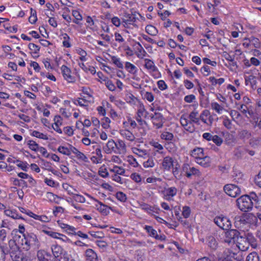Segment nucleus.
<instances>
[{
	"label": "nucleus",
	"mask_w": 261,
	"mask_h": 261,
	"mask_svg": "<svg viewBox=\"0 0 261 261\" xmlns=\"http://www.w3.org/2000/svg\"><path fill=\"white\" fill-rule=\"evenodd\" d=\"M51 250L53 256L50 253L46 251L38 253V258L39 261H58L57 258L62 253V248L58 245H53Z\"/></svg>",
	"instance_id": "obj_1"
},
{
	"label": "nucleus",
	"mask_w": 261,
	"mask_h": 261,
	"mask_svg": "<svg viewBox=\"0 0 261 261\" xmlns=\"http://www.w3.org/2000/svg\"><path fill=\"white\" fill-rule=\"evenodd\" d=\"M252 196L250 192L249 195H243L237 199V205L241 211L248 212L252 210L254 204Z\"/></svg>",
	"instance_id": "obj_2"
},
{
	"label": "nucleus",
	"mask_w": 261,
	"mask_h": 261,
	"mask_svg": "<svg viewBox=\"0 0 261 261\" xmlns=\"http://www.w3.org/2000/svg\"><path fill=\"white\" fill-rule=\"evenodd\" d=\"M17 229H15L12 230L11 234L13 236V240H10L9 241V245L10 249L11 250V252L14 253L15 252L18 251V245L17 244V242L18 245H21L24 246V242H22L21 240L23 238V234L17 233Z\"/></svg>",
	"instance_id": "obj_3"
},
{
	"label": "nucleus",
	"mask_w": 261,
	"mask_h": 261,
	"mask_svg": "<svg viewBox=\"0 0 261 261\" xmlns=\"http://www.w3.org/2000/svg\"><path fill=\"white\" fill-rule=\"evenodd\" d=\"M23 238L21 240L22 242H24L23 248L26 250H28L31 247L39 246V241L37 236L34 233H27L26 234H23Z\"/></svg>",
	"instance_id": "obj_4"
},
{
	"label": "nucleus",
	"mask_w": 261,
	"mask_h": 261,
	"mask_svg": "<svg viewBox=\"0 0 261 261\" xmlns=\"http://www.w3.org/2000/svg\"><path fill=\"white\" fill-rule=\"evenodd\" d=\"M144 67L151 76L155 79H158L161 77V73L153 61L149 59L146 58L144 59Z\"/></svg>",
	"instance_id": "obj_5"
},
{
	"label": "nucleus",
	"mask_w": 261,
	"mask_h": 261,
	"mask_svg": "<svg viewBox=\"0 0 261 261\" xmlns=\"http://www.w3.org/2000/svg\"><path fill=\"white\" fill-rule=\"evenodd\" d=\"M238 222L243 224L248 223L254 225H257V224L255 215L252 213L246 214L242 217H236L234 222L236 226L238 225Z\"/></svg>",
	"instance_id": "obj_6"
},
{
	"label": "nucleus",
	"mask_w": 261,
	"mask_h": 261,
	"mask_svg": "<svg viewBox=\"0 0 261 261\" xmlns=\"http://www.w3.org/2000/svg\"><path fill=\"white\" fill-rule=\"evenodd\" d=\"M214 221L218 226L223 230L229 229L231 226L230 220L225 216H217L215 218Z\"/></svg>",
	"instance_id": "obj_7"
},
{
	"label": "nucleus",
	"mask_w": 261,
	"mask_h": 261,
	"mask_svg": "<svg viewBox=\"0 0 261 261\" xmlns=\"http://www.w3.org/2000/svg\"><path fill=\"white\" fill-rule=\"evenodd\" d=\"M223 189L226 194L232 197H236L241 193L240 188L234 184L226 185Z\"/></svg>",
	"instance_id": "obj_8"
},
{
	"label": "nucleus",
	"mask_w": 261,
	"mask_h": 261,
	"mask_svg": "<svg viewBox=\"0 0 261 261\" xmlns=\"http://www.w3.org/2000/svg\"><path fill=\"white\" fill-rule=\"evenodd\" d=\"M190 108H192L193 111L190 113L189 118L191 123L199 124V111L197 110L198 104L197 102L189 106Z\"/></svg>",
	"instance_id": "obj_9"
},
{
	"label": "nucleus",
	"mask_w": 261,
	"mask_h": 261,
	"mask_svg": "<svg viewBox=\"0 0 261 261\" xmlns=\"http://www.w3.org/2000/svg\"><path fill=\"white\" fill-rule=\"evenodd\" d=\"M240 232L237 229H228L225 232L224 242L228 244H232L234 243L236 238L238 239Z\"/></svg>",
	"instance_id": "obj_10"
},
{
	"label": "nucleus",
	"mask_w": 261,
	"mask_h": 261,
	"mask_svg": "<svg viewBox=\"0 0 261 261\" xmlns=\"http://www.w3.org/2000/svg\"><path fill=\"white\" fill-rule=\"evenodd\" d=\"M61 71L64 79L69 83H73L75 82V77L72 75L71 69L66 65L61 67Z\"/></svg>",
	"instance_id": "obj_11"
},
{
	"label": "nucleus",
	"mask_w": 261,
	"mask_h": 261,
	"mask_svg": "<svg viewBox=\"0 0 261 261\" xmlns=\"http://www.w3.org/2000/svg\"><path fill=\"white\" fill-rule=\"evenodd\" d=\"M200 120L207 125L211 126L213 122L214 118L211 115L209 110L205 109L202 111L200 114L199 116V120Z\"/></svg>",
	"instance_id": "obj_12"
},
{
	"label": "nucleus",
	"mask_w": 261,
	"mask_h": 261,
	"mask_svg": "<svg viewBox=\"0 0 261 261\" xmlns=\"http://www.w3.org/2000/svg\"><path fill=\"white\" fill-rule=\"evenodd\" d=\"M188 118L187 115H182L180 118V122L185 130L192 133L195 129L194 126Z\"/></svg>",
	"instance_id": "obj_13"
},
{
	"label": "nucleus",
	"mask_w": 261,
	"mask_h": 261,
	"mask_svg": "<svg viewBox=\"0 0 261 261\" xmlns=\"http://www.w3.org/2000/svg\"><path fill=\"white\" fill-rule=\"evenodd\" d=\"M152 122L156 128H161L164 123V118L162 114L159 112H155L151 116Z\"/></svg>",
	"instance_id": "obj_14"
},
{
	"label": "nucleus",
	"mask_w": 261,
	"mask_h": 261,
	"mask_svg": "<svg viewBox=\"0 0 261 261\" xmlns=\"http://www.w3.org/2000/svg\"><path fill=\"white\" fill-rule=\"evenodd\" d=\"M132 152L140 158L147 159L149 157L150 152L149 150L142 148L140 145L137 147H134L131 148Z\"/></svg>",
	"instance_id": "obj_15"
},
{
	"label": "nucleus",
	"mask_w": 261,
	"mask_h": 261,
	"mask_svg": "<svg viewBox=\"0 0 261 261\" xmlns=\"http://www.w3.org/2000/svg\"><path fill=\"white\" fill-rule=\"evenodd\" d=\"M116 146V142L113 139H111L108 141L103 149L105 152L107 154H110L112 152L116 153V152L118 151L117 150Z\"/></svg>",
	"instance_id": "obj_16"
},
{
	"label": "nucleus",
	"mask_w": 261,
	"mask_h": 261,
	"mask_svg": "<svg viewBox=\"0 0 261 261\" xmlns=\"http://www.w3.org/2000/svg\"><path fill=\"white\" fill-rule=\"evenodd\" d=\"M237 246L241 251H246L248 250L249 247V245L244 235L239 236L237 239Z\"/></svg>",
	"instance_id": "obj_17"
},
{
	"label": "nucleus",
	"mask_w": 261,
	"mask_h": 261,
	"mask_svg": "<svg viewBox=\"0 0 261 261\" xmlns=\"http://www.w3.org/2000/svg\"><path fill=\"white\" fill-rule=\"evenodd\" d=\"M125 100L130 106H136L137 103H139L141 101L130 92H127L125 95Z\"/></svg>",
	"instance_id": "obj_18"
},
{
	"label": "nucleus",
	"mask_w": 261,
	"mask_h": 261,
	"mask_svg": "<svg viewBox=\"0 0 261 261\" xmlns=\"http://www.w3.org/2000/svg\"><path fill=\"white\" fill-rule=\"evenodd\" d=\"M54 123L52 124V127L54 130L59 134H62V130L60 126L63 124V119L59 115H57L54 119Z\"/></svg>",
	"instance_id": "obj_19"
},
{
	"label": "nucleus",
	"mask_w": 261,
	"mask_h": 261,
	"mask_svg": "<svg viewBox=\"0 0 261 261\" xmlns=\"http://www.w3.org/2000/svg\"><path fill=\"white\" fill-rule=\"evenodd\" d=\"M135 46V54L140 59H143L147 55L146 51L139 42H136L134 45Z\"/></svg>",
	"instance_id": "obj_20"
},
{
	"label": "nucleus",
	"mask_w": 261,
	"mask_h": 261,
	"mask_svg": "<svg viewBox=\"0 0 261 261\" xmlns=\"http://www.w3.org/2000/svg\"><path fill=\"white\" fill-rule=\"evenodd\" d=\"M120 134L123 139L130 142H133L136 139L134 135L130 131L127 129L120 130Z\"/></svg>",
	"instance_id": "obj_21"
},
{
	"label": "nucleus",
	"mask_w": 261,
	"mask_h": 261,
	"mask_svg": "<svg viewBox=\"0 0 261 261\" xmlns=\"http://www.w3.org/2000/svg\"><path fill=\"white\" fill-rule=\"evenodd\" d=\"M135 21V17L132 15L128 14L125 16L124 18L122 19V24L124 27L128 28L130 25H134Z\"/></svg>",
	"instance_id": "obj_22"
},
{
	"label": "nucleus",
	"mask_w": 261,
	"mask_h": 261,
	"mask_svg": "<svg viewBox=\"0 0 261 261\" xmlns=\"http://www.w3.org/2000/svg\"><path fill=\"white\" fill-rule=\"evenodd\" d=\"M245 85L246 86L250 85L253 90H255L257 88V81L256 77L253 75H250L245 77Z\"/></svg>",
	"instance_id": "obj_23"
},
{
	"label": "nucleus",
	"mask_w": 261,
	"mask_h": 261,
	"mask_svg": "<svg viewBox=\"0 0 261 261\" xmlns=\"http://www.w3.org/2000/svg\"><path fill=\"white\" fill-rule=\"evenodd\" d=\"M93 101V100L84 97L75 99L73 100V102L74 104L76 106H79L80 107L86 108L88 106L89 103L92 102Z\"/></svg>",
	"instance_id": "obj_24"
},
{
	"label": "nucleus",
	"mask_w": 261,
	"mask_h": 261,
	"mask_svg": "<svg viewBox=\"0 0 261 261\" xmlns=\"http://www.w3.org/2000/svg\"><path fill=\"white\" fill-rule=\"evenodd\" d=\"M142 98L144 100H146L149 102H152L154 100V96L152 93L146 91L144 89H142L140 92Z\"/></svg>",
	"instance_id": "obj_25"
},
{
	"label": "nucleus",
	"mask_w": 261,
	"mask_h": 261,
	"mask_svg": "<svg viewBox=\"0 0 261 261\" xmlns=\"http://www.w3.org/2000/svg\"><path fill=\"white\" fill-rule=\"evenodd\" d=\"M128 33L127 31H124L121 33L115 32L114 37L115 41L120 44H125V34Z\"/></svg>",
	"instance_id": "obj_26"
},
{
	"label": "nucleus",
	"mask_w": 261,
	"mask_h": 261,
	"mask_svg": "<svg viewBox=\"0 0 261 261\" xmlns=\"http://www.w3.org/2000/svg\"><path fill=\"white\" fill-rule=\"evenodd\" d=\"M85 255L87 261H98L97 254L92 249H87Z\"/></svg>",
	"instance_id": "obj_27"
},
{
	"label": "nucleus",
	"mask_w": 261,
	"mask_h": 261,
	"mask_svg": "<svg viewBox=\"0 0 261 261\" xmlns=\"http://www.w3.org/2000/svg\"><path fill=\"white\" fill-rule=\"evenodd\" d=\"M173 159L169 156H166L163 159L162 162L163 168L167 170H169L173 166Z\"/></svg>",
	"instance_id": "obj_28"
},
{
	"label": "nucleus",
	"mask_w": 261,
	"mask_h": 261,
	"mask_svg": "<svg viewBox=\"0 0 261 261\" xmlns=\"http://www.w3.org/2000/svg\"><path fill=\"white\" fill-rule=\"evenodd\" d=\"M195 162L203 167H208L211 165V159L207 155H204L200 159L196 160Z\"/></svg>",
	"instance_id": "obj_29"
},
{
	"label": "nucleus",
	"mask_w": 261,
	"mask_h": 261,
	"mask_svg": "<svg viewBox=\"0 0 261 261\" xmlns=\"http://www.w3.org/2000/svg\"><path fill=\"white\" fill-rule=\"evenodd\" d=\"M244 236L249 246L250 245L253 248H255L257 247V240L252 233H247V234H244Z\"/></svg>",
	"instance_id": "obj_30"
},
{
	"label": "nucleus",
	"mask_w": 261,
	"mask_h": 261,
	"mask_svg": "<svg viewBox=\"0 0 261 261\" xmlns=\"http://www.w3.org/2000/svg\"><path fill=\"white\" fill-rule=\"evenodd\" d=\"M191 155L195 159V161L205 155L203 153V149L199 147H197L193 149L191 151Z\"/></svg>",
	"instance_id": "obj_31"
},
{
	"label": "nucleus",
	"mask_w": 261,
	"mask_h": 261,
	"mask_svg": "<svg viewBox=\"0 0 261 261\" xmlns=\"http://www.w3.org/2000/svg\"><path fill=\"white\" fill-rule=\"evenodd\" d=\"M125 69L130 74H136L138 72V68L129 62L125 63Z\"/></svg>",
	"instance_id": "obj_32"
},
{
	"label": "nucleus",
	"mask_w": 261,
	"mask_h": 261,
	"mask_svg": "<svg viewBox=\"0 0 261 261\" xmlns=\"http://www.w3.org/2000/svg\"><path fill=\"white\" fill-rule=\"evenodd\" d=\"M116 144V149L118 152H116V154H121V153L125 152L126 149V145L125 142L122 140H118Z\"/></svg>",
	"instance_id": "obj_33"
},
{
	"label": "nucleus",
	"mask_w": 261,
	"mask_h": 261,
	"mask_svg": "<svg viewBox=\"0 0 261 261\" xmlns=\"http://www.w3.org/2000/svg\"><path fill=\"white\" fill-rule=\"evenodd\" d=\"M211 109L215 111L218 114H221L225 110L224 106L219 104L215 101H212L211 103Z\"/></svg>",
	"instance_id": "obj_34"
},
{
	"label": "nucleus",
	"mask_w": 261,
	"mask_h": 261,
	"mask_svg": "<svg viewBox=\"0 0 261 261\" xmlns=\"http://www.w3.org/2000/svg\"><path fill=\"white\" fill-rule=\"evenodd\" d=\"M99 205H96L97 210L105 216H107L109 214V210L110 208L107 205L103 204L101 202L98 201L97 202Z\"/></svg>",
	"instance_id": "obj_35"
},
{
	"label": "nucleus",
	"mask_w": 261,
	"mask_h": 261,
	"mask_svg": "<svg viewBox=\"0 0 261 261\" xmlns=\"http://www.w3.org/2000/svg\"><path fill=\"white\" fill-rule=\"evenodd\" d=\"M189 170L186 172V176L188 178H191L192 176H195V177H199L200 175L199 170L194 167H189Z\"/></svg>",
	"instance_id": "obj_36"
},
{
	"label": "nucleus",
	"mask_w": 261,
	"mask_h": 261,
	"mask_svg": "<svg viewBox=\"0 0 261 261\" xmlns=\"http://www.w3.org/2000/svg\"><path fill=\"white\" fill-rule=\"evenodd\" d=\"M252 196L255 207L261 210V193L257 195L255 192H252Z\"/></svg>",
	"instance_id": "obj_37"
},
{
	"label": "nucleus",
	"mask_w": 261,
	"mask_h": 261,
	"mask_svg": "<svg viewBox=\"0 0 261 261\" xmlns=\"http://www.w3.org/2000/svg\"><path fill=\"white\" fill-rule=\"evenodd\" d=\"M80 91H82L83 93L86 95L84 97L85 98H88L93 100V98L92 97V93L91 89L86 86H83L81 87Z\"/></svg>",
	"instance_id": "obj_38"
},
{
	"label": "nucleus",
	"mask_w": 261,
	"mask_h": 261,
	"mask_svg": "<svg viewBox=\"0 0 261 261\" xmlns=\"http://www.w3.org/2000/svg\"><path fill=\"white\" fill-rule=\"evenodd\" d=\"M208 246L213 250H216L218 247V243L213 236H209L207 238Z\"/></svg>",
	"instance_id": "obj_39"
},
{
	"label": "nucleus",
	"mask_w": 261,
	"mask_h": 261,
	"mask_svg": "<svg viewBox=\"0 0 261 261\" xmlns=\"http://www.w3.org/2000/svg\"><path fill=\"white\" fill-rule=\"evenodd\" d=\"M5 214L9 216L10 217L13 219H23L24 218L22 217L21 216L19 215L17 213L16 211L15 210H7L5 211Z\"/></svg>",
	"instance_id": "obj_40"
},
{
	"label": "nucleus",
	"mask_w": 261,
	"mask_h": 261,
	"mask_svg": "<svg viewBox=\"0 0 261 261\" xmlns=\"http://www.w3.org/2000/svg\"><path fill=\"white\" fill-rule=\"evenodd\" d=\"M62 186L64 189L66 190L69 195L73 196L75 193H77V191L75 188L68 184L64 183Z\"/></svg>",
	"instance_id": "obj_41"
},
{
	"label": "nucleus",
	"mask_w": 261,
	"mask_h": 261,
	"mask_svg": "<svg viewBox=\"0 0 261 261\" xmlns=\"http://www.w3.org/2000/svg\"><path fill=\"white\" fill-rule=\"evenodd\" d=\"M164 196L165 197H173L177 193V189L174 187H171L165 189L164 191Z\"/></svg>",
	"instance_id": "obj_42"
},
{
	"label": "nucleus",
	"mask_w": 261,
	"mask_h": 261,
	"mask_svg": "<svg viewBox=\"0 0 261 261\" xmlns=\"http://www.w3.org/2000/svg\"><path fill=\"white\" fill-rule=\"evenodd\" d=\"M31 135L33 137L44 140H47L48 139V136L47 134L42 133L37 130H33L31 134Z\"/></svg>",
	"instance_id": "obj_43"
},
{
	"label": "nucleus",
	"mask_w": 261,
	"mask_h": 261,
	"mask_svg": "<svg viewBox=\"0 0 261 261\" xmlns=\"http://www.w3.org/2000/svg\"><path fill=\"white\" fill-rule=\"evenodd\" d=\"M73 16L74 17L73 22L76 24H79L80 22L82 20L83 17L80 12L77 10H74L72 12Z\"/></svg>",
	"instance_id": "obj_44"
},
{
	"label": "nucleus",
	"mask_w": 261,
	"mask_h": 261,
	"mask_svg": "<svg viewBox=\"0 0 261 261\" xmlns=\"http://www.w3.org/2000/svg\"><path fill=\"white\" fill-rule=\"evenodd\" d=\"M238 135L240 138L247 140L251 137V133L246 129H243L239 132Z\"/></svg>",
	"instance_id": "obj_45"
},
{
	"label": "nucleus",
	"mask_w": 261,
	"mask_h": 261,
	"mask_svg": "<svg viewBox=\"0 0 261 261\" xmlns=\"http://www.w3.org/2000/svg\"><path fill=\"white\" fill-rule=\"evenodd\" d=\"M111 61L118 68L122 69L123 65L120 58L117 56H112L111 57Z\"/></svg>",
	"instance_id": "obj_46"
},
{
	"label": "nucleus",
	"mask_w": 261,
	"mask_h": 261,
	"mask_svg": "<svg viewBox=\"0 0 261 261\" xmlns=\"http://www.w3.org/2000/svg\"><path fill=\"white\" fill-rule=\"evenodd\" d=\"M147 161H144L143 163V166L144 168H152L154 166L155 163L154 162L153 158L149 155V157L147 158Z\"/></svg>",
	"instance_id": "obj_47"
},
{
	"label": "nucleus",
	"mask_w": 261,
	"mask_h": 261,
	"mask_svg": "<svg viewBox=\"0 0 261 261\" xmlns=\"http://www.w3.org/2000/svg\"><path fill=\"white\" fill-rule=\"evenodd\" d=\"M42 231L45 234L55 239H61V238L59 237L60 236H64L65 237V236L62 234L56 232H53L51 230H43Z\"/></svg>",
	"instance_id": "obj_48"
},
{
	"label": "nucleus",
	"mask_w": 261,
	"mask_h": 261,
	"mask_svg": "<svg viewBox=\"0 0 261 261\" xmlns=\"http://www.w3.org/2000/svg\"><path fill=\"white\" fill-rule=\"evenodd\" d=\"M146 32L149 35L155 36L158 33V30L155 27L152 25H148L145 28Z\"/></svg>",
	"instance_id": "obj_49"
},
{
	"label": "nucleus",
	"mask_w": 261,
	"mask_h": 261,
	"mask_svg": "<svg viewBox=\"0 0 261 261\" xmlns=\"http://www.w3.org/2000/svg\"><path fill=\"white\" fill-rule=\"evenodd\" d=\"M111 122V120L109 117H103L101 120L102 127L106 129L109 128L110 127Z\"/></svg>",
	"instance_id": "obj_50"
},
{
	"label": "nucleus",
	"mask_w": 261,
	"mask_h": 261,
	"mask_svg": "<svg viewBox=\"0 0 261 261\" xmlns=\"http://www.w3.org/2000/svg\"><path fill=\"white\" fill-rule=\"evenodd\" d=\"M258 254L255 252L250 253L246 257V261H259Z\"/></svg>",
	"instance_id": "obj_51"
},
{
	"label": "nucleus",
	"mask_w": 261,
	"mask_h": 261,
	"mask_svg": "<svg viewBox=\"0 0 261 261\" xmlns=\"http://www.w3.org/2000/svg\"><path fill=\"white\" fill-rule=\"evenodd\" d=\"M29 148L34 151H37L39 145L35 141L33 140H29L27 142Z\"/></svg>",
	"instance_id": "obj_52"
},
{
	"label": "nucleus",
	"mask_w": 261,
	"mask_h": 261,
	"mask_svg": "<svg viewBox=\"0 0 261 261\" xmlns=\"http://www.w3.org/2000/svg\"><path fill=\"white\" fill-rule=\"evenodd\" d=\"M173 137V134L168 132H163L161 135V138L166 141H171Z\"/></svg>",
	"instance_id": "obj_53"
},
{
	"label": "nucleus",
	"mask_w": 261,
	"mask_h": 261,
	"mask_svg": "<svg viewBox=\"0 0 261 261\" xmlns=\"http://www.w3.org/2000/svg\"><path fill=\"white\" fill-rule=\"evenodd\" d=\"M63 45L65 47L69 48L71 47L70 38L69 36L66 34L64 33L63 35Z\"/></svg>",
	"instance_id": "obj_54"
},
{
	"label": "nucleus",
	"mask_w": 261,
	"mask_h": 261,
	"mask_svg": "<svg viewBox=\"0 0 261 261\" xmlns=\"http://www.w3.org/2000/svg\"><path fill=\"white\" fill-rule=\"evenodd\" d=\"M111 171L113 172L115 175H123L125 173V170L117 166H115L112 169H111Z\"/></svg>",
	"instance_id": "obj_55"
},
{
	"label": "nucleus",
	"mask_w": 261,
	"mask_h": 261,
	"mask_svg": "<svg viewBox=\"0 0 261 261\" xmlns=\"http://www.w3.org/2000/svg\"><path fill=\"white\" fill-rule=\"evenodd\" d=\"M144 229L148 232V234L152 237L155 238L157 234L156 230L154 229L151 226L146 225L144 227Z\"/></svg>",
	"instance_id": "obj_56"
},
{
	"label": "nucleus",
	"mask_w": 261,
	"mask_h": 261,
	"mask_svg": "<svg viewBox=\"0 0 261 261\" xmlns=\"http://www.w3.org/2000/svg\"><path fill=\"white\" fill-rule=\"evenodd\" d=\"M58 151L62 154L66 155H70L71 154L70 149L63 146H60L58 148Z\"/></svg>",
	"instance_id": "obj_57"
},
{
	"label": "nucleus",
	"mask_w": 261,
	"mask_h": 261,
	"mask_svg": "<svg viewBox=\"0 0 261 261\" xmlns=\"http://www.w3.org/2000/svg\"><path fill=\"white\" fill-rule=\"evenodd\" d=\"M86 22L88 23L87 27L93 31L96 30L95 28V23L92 18L90 16H88L86 18Z\"/></svg>",
	"instance_id": "obj_58"
},
{
	"label": "nucleus",
	"mask_w": 261,
	"mask_h": 261,
	"mask_svg": "<svg viewBox=\"0 0 261 261\" xmlns=\"http://www.w3.org/2000/svg\"><path fill=\"white\" fill-rule=\"evenodd\" d=\"M223 124L224 126L228 129L232 128V123L231 120L226 116L223 118Z\"/></svg>",
	"instance_id": "obj_59"
},
{
	"label": "nucleus",
	"mask_w": 261,
	"mask_h": 261,
	"mask_svg": "<svg viewBox=\"0 0 261 261\" xmlns=\"http://www.w3.org/2000/svg\"><path fill=\"white\" fill-rule=\"evenodd\" d=\"M249 41L254 47L259 48L260 47V41L258 38L254 37H251L249 39Z\"/></svg>",
	"instance_id": "obj_60"
},
{
	"label": "nucleus",
	"mask_w": 261,
	"mask_h": 261,
	"mask_svg": "<svg viewBox=\"0 0 261 261\" xmlns=\"http://www.w3.org/2000/svg\"><path fill=\"white\" fill-rule=\"evenodd\" d=\"M78 54L80 56V59L82 61H86L87 60V53L82 49H79L77 50Z\"/></svg>",
	"instance_id": "obj_61"
},
{
	"label": "nucleus",
	"mask_w": 261,
	"mask_h": 261,
	"mask_svg": "<svg viewBox=\"0 0 261 261\" xmlns=\"http://www.w3.org/2000/svg\"><path fill=\"white\" fill-rule=\"evenodd\" d=\"M191 214V209L189 206H185L182 207V215L185 218H188L190 217Z\"/></svg>",
	"instance_id": "obj_62"
},
{
	"label": "nucleus",
	"mask_w": 261,
	"mask_h": 261,
	"mask_svg": "<svg viewBox=\"0 0 261 261\" xmlns=\"http://www.w3.org/2000/svg\"><path fill=\"white\" fill-rule=\"evenodd\" d=\"M73 198L75 201L80 203H84L86 201L85 198L83 196L78 194L77 193H75L73 196Z\"/></svg>",
	"instance_id": "obj_63"
},
{
	"label": "nucleus",
	"mask_w": 261,
	"mask_h": 261,
	"mask_svg": "<svg viewBox=\"0 0 261 261\" xmlns=\"http://www.w3.org/2000/svg\"><path fill=\"white\" fill-rule=\"evenodd\" d=\"M218 261H233L231 256L224 252L221 257H219Z\"/></svg>",
	"instance_id": "obj_64"
}]
</instances>
